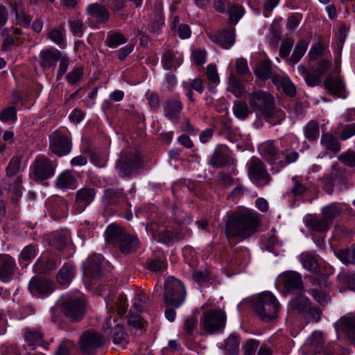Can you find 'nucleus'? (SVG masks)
Wrapping results in <instances>:
<instances>
[{"instance_id":"nucleus-34","label":"nucleus","mask_w":355,"mask_h":355,"mask_svg":"<svg viewBox=\"0 0 355 355\" xmlns=\"http://www.w3.org/2000/svg\"><path fill=\"white\" fill-rule=\"evenodd\" d=\"M126 235L121 227L111 224L105 231V240L109 243L118 245Z\"/></svg>"},{"instance_id":"nucleus-14","label":"nucleus","mask_w":355,"mask_h":355,"mask_svg":"<svg viewBox=\"0 0 355 355\" xmlns=\"http://www.w3.org/2000/svg\"><path fill=\"white\" fill-rule=\"evenodd\" d=\"M279 145L284 147V141L282 140H268L258 146V150L260 155L270 164H275L276 161L280 158L281 150L279 149Z\"/></svg>"},{"instance_id":"nucleus-1","label":"nucleus","mask_w":355,"mask_h":355,"mask_svg":"<svg viewBox=\"0 0 355 355\" xmlns=\"http://www.w3.org/2000/svg\"><path fill=\"white\" fill-rule=\"evenodd\" d=\"M259 224V214L253 210L240 209L232 212L225 224V234L227 238L241 240L251 236Z\"/></svg>"},{"instance_id":"nucleus-40","label":"nucleus","mask_w":355,"mask_h":355,"mask_svg":"<svg viewBox=\"0 0 355 355\" xmlns=\"http://www.w3.org/2000/svg\"><path fill=\"white\" fill-rule=\"evenodd\" d=\"M272 81L275 85L277 86L281 85L284 92L286 94L290 96H293L295 95V87L288 77L273 76L272 78Z\"/></svg>"},{"instance_id":"nucleus-17","label":"nucleus","mask_w":355,"mask_h":355,"mask_svg":"<svg viewBox=\"0 0 355 355\" xmlns=\"http://www.w3.org/2000/svg\"><path fill=\"white\" fill-rule=\"evenodd\" d=\"M96 196L95 189L83 187L76 191L74 209L77 213L83 212L90 205Z\"/></svg>"},{"instance_id":"nucleus-47","label":"nucleus","mask_w":355,"mask_h":355,"mask_svg":"<svg viewBox=\"0 0 355 355\" xmlns=\"http://www.w3.org/2000/svg\"><path fill=\"white\" fill-rule=\"evenodd\" d=\"M300 259L304 268L311 272H316L319 268L320 264L316 255L309 252H304L301 254Z\"/></svg>"},{"instance_id":"nucleus-51","label":"nucleus","mask_w":355,"mask_h":355,"mask_svg":"<svg viewBox=\"0 0 355 355\" xmlns=\"http://www.w3.org/2000/svg\"><path fill=\"white\" fill-rule=\"evenodd\" d=\"M233 113L236 118L245 120L251 112L245 103L235 102L233 106Z\"/></svg>"},{"instance_id":"nucleus-25","label":"nucleus","mask_w":355,"mask_h":355,"mask_svg":"<svg viewBox=\"0 0 355 355\" xmlns=\"http://www.w3.org/2000/svg\"><path fill=\"white\" fill-rule=\"evenodd\" d=\"M284 287L289 291H300L303 288L301 275L296 272H285L282 276Z\"/></svg>"},{"instance_id":"nucleus-11","label":"nucleus","mask_w":355,"mask_h":355,"mask_svg":"<svg viewBox=\"0 0 355 355\" xmlns=\"http://www.w3.org/2000/svg\"><path fill=\"white\" fill-rule=\"evenodd\" d=\"M85 310V296L81 293L69 297L63 304L64 315L71 321L80 320Z\"/></svg>"},{"instance_id":"nucleus-61","label":"nucleus","mask_w":355,"mask_h":355,"mask_svg":"<svg viewBox=\"0 0 355 355\" xmlns=\"http://www.w3.org/2000/svg\"><path fill=\"white\" fill-rule=\"evenodd\" d=\"M293 186L291 188V193L294 196H300L304 194L306 190V187L302 182V180L300 177L295 176L291 179Z\"/></svg>"},{"instance_id":"nucleus-45","label":"nucleus","mask_w":355,"mask_h":355,"mask_svg":"<svg viewBox=\"0 0 355 355\" xmlns=\"http://www.w3.org/2000/svg\"><path fill=\"white\" fill-rule=\"evenodd\" d=\"M48 38L60 47L65 44V28L63 26L55 27L48 33Z\"/></svg>"},{"instance_id":"nucleus-6","label":"nucleus","mask_w":355,"mask_h":355,"mask_svg":"<svg viewBox=\"0 0 355 355\" xmlns=\"http://www.w3.org/2000/svg\"><path fill=\"white\" fill-rule=\"evenodd\" d=\"M226 315L220 309H211L203 313L200 328L207 334H214L225 327Z\"/></svg>"},{"instance_id":"nucleus-26","label":"nucleus","mask_w":355,"mask_h":355,"mask_svg":"<svg viewBox=\"0 0 355 355\" xmlns=\"http://www.w3.org/2000/svg\"><path fill=\"white\" fill-rule=\"evenodd\" d=\"M15 267V260L8 254H0V279L8 282L13 275Z\"/></svg>"},{"instance_id":"nucleus-52","label":"nucleus","mask_w":355,"mask_h":355,"mask_svg":"<svg viewBox=\"0 0 355 355\" xmlns=\"http://www.w3.org/2000/svg\"><path fill=\"white\" fill-rule=\"evenodd\" d=\"M293 44L294 39L292 37H286L281 42L279 55L282 58L284 59L287 63Z\"/></svg>"},{"instance_id":"nucleus-63","label":"nucleus","mask_w":355,"mask_h":355,"mask_svg":"<svg viewBox=\"0 0 355 355\" xmlns=\"http://www.w3.org/2000/svg\"><path fill=\"white\" fill-rule=\"evenodd\" d=\"M162 64L165 70H171L175 67L174 54L170 50H166L162 58Z\"/></svg>"},{"instance_id":"nucleus-55","label":"nucleus","mask_w":355,"mask_h":355,"mask_svg":"<svg viewBox=\"0 0 355 355\" xmlns=\"http://www.w3.org/2000/svg\"><path fill=\"white\" fill-rule=\"evenodd\" d=\"M228 90L230 91L236 97H241L245 92V89L243 84L233 76H231L230 78Z\"/></svg>"},{"instance_id":"nucleus-58","label":"nucleus","mask_w":355,"mask_h":355,"mask_svg":"<svg viewBox=\"0 0 355 355\" xmlns=\"http://www.w3.org/2000/svg\"><path fill=\"white\" fill-rule=\"evenodd\" d=\"M127 334L123 327L116 325L113 329V342L116 345H125L127 341Z\"/></svg>"},{"instance_id":"nucleus-39","label":"nucleus","mask_w":355,"mask_h":355,"mask_svg":"<svg viewBox=\"0 0 355 355\" xmlns=\"http://www.w3.org/2000/svg\"><path fill=\"white\" fill-rule=\"evenodd\" d=\"M139 245L138 239L135 236L127 234L117 245L124 254H129L137 249Z\"/></svg>"},{"instance_id":"nucleus-20","label":"nucleus","mask_w":355,"mask_h":355,"mask_svg":"<svg viewBox=\"0 0 355 355\" xmlns=\"http://www.w3.org/2000/svg\"><path fill=\"white\" fill-rule=\"evenodd\" d=\"M22 336L26 343L23 345L24 348L32 350L35 349L37 345H42L43 333L40 330L35 328L26 327L22 330Z\"/></svg>"},{"instance_id":"nucleus-7","label":"nucleus","mask_w":355,"mask_h":355,"mask_svg":"<svg viewBox=\"0 0 355 355\" xmlns=\"http://www.w3.org/2000/svg\"><path fill=\"white\" fill-rule=\"evenodd\" d=\"M141 166V158L136 150L125 151L121 153L120 159L116 162V168L121 177L131 175Z\"/></svg>"},{"instance_id":"nucleus-15","label":"nucleus","mask_w":355,"mask_h":355,"mask_svg":"<svg viewBox=\"0 0 355 355\" xmlns=\"http://www.w3.org/2000/svg\"><path fill=\"white\" fill-rule=\"evenodd\" d=\"M51 150L58 156H64L71 150V143L67 137L55 132L50 139Z\"/></svg>"},{"instance_id":"nucleus-38","label":"nucleus","mask_w":355,"mask_h":355,"mask_svg":"<svg viewBox=\"0 0 355 355\" xmlns=\"http://www.w3.org/2000/svg\"><path fill=\"white\" fill-rule=\"evenodd\" d=\"M320 144L327 150L337 154L340 150V144L337 138L330 133L322 132Z\"/></svg>"},{"instance_id":"nucleus-48","label":"nucleus","mask_w":355,"mask_h":355,"mask_svg":"<svg viewBox=\"0 0 355 355\" xmlns=\"http://www.w3.org/2000/svg\"><path fill=\"white\" fill-rule=\"evenodd\" d=\"M126 37L121 33L109 32L106 38V44L110 48H116L126 43Z\"/></svg>"},{"instance_id":"nucleus-2","label":"nucleus","mask_w":355,"mask_h":355,"mask_svg":"<svg viewBox=\"0 0 355 355\" xmlns=\"http://www.w3.org/2000/svg\"><path fill=\"white\" fill-rule=\"evenodd\" d=\"M248 103L254 111H259L269 119H282L284 116L282 111L275 105V98L268 92L258 90L248 94Z\"/></svg>"},{"instance_id":"nucleus-23","label":"nucleus","mask_w":355,"mask_h":355,"mask_svg":"<svg viewBox=\"0 0 355 355\" xmlns=\"http://www.w3.org/2000/svg\"><path fill=\"white\" fill-rule=\"evenodd\" d=\"M60 261L55 257H40L33 266V270L36 273L46 274L55 270Z\"/></svg>"},{"instance_id":"nucleus-12","label":"nucleus","mask_w":355,"mask_h":355,"mask_svg":"<svg viewBox=\"0 0 355 355\" xmlns=\"http://www.w3.org/2000/svg\"><path fill=\"white\" fill-rule=\"evenodd\" d=\"M105 343V338L98 332L87 331L80 338L79 343L83 355H94L96 350Z\"/></svg>"},{"instance_id":"nucleus-54","label":"nucleus","mask_w":355,"mask_h":355,"mask_svg":"<svg viewBox=\"0 0 355 355\" xmlns=\"http://www.w3.org/2000/svg\"><path fill=\"white\" fill-rule=\"evenodd\" d=\"M338 257L345 264L355 265V248H346L340 250Z\"/></svg>"},{"instance_id":"nucleus-24","label":"nucleus","mask_w":355,"mask_h":355,"mask_svg":"<svg viewBox=\"0 0 355 355\" xmlns=\"http://www.w3.org/2000/svg\"><path fill=\"white\" fill-rule=\"evenodd\" d=\"M86 12L90 18L95 19L98 23H105L110 18L108 10L103 5L98 3L87 5Z\"/></svg>"},{"instance_id":"nucleus-53","label":"nucleus","mask_w":355,"mask_h":355,"mask_svg":"<svg viewBox=\"0 0 355 355\" xmlns=\"http://www.w3.org/2000/svg\"><path fill=\"white\" fill-rule=\"evenodd\" d=\"M198 320L195 315L188 317L184 322L182 329L185 337L192 336L197 329Z\"/></svg>"},{"instance_id":"nucleus-64","label":"nucleus","mask_w":355,"mask_h":355,"mask_svg":"<svg viewBox=\"0 0 355 355\" xmlns=\"http://www.w3.org/2000/svg\"><path fill=\"white\" fill-rule=\"evenodd\" d=\"M339 278L347 288L355 291V272H347L340 275Z\"/></svg>"},{"instance_id":"nucleus-46","label":"nucleus","mask_w":355,"mask_h":355,"mask_svg":"<svg viewBox=\"0 0 355 355\" xmlns=\"http://www.w3.org/2000/svg\"><path fill=\"white\" fill-rule=\"evenodd\" d=\"M229 22L232 24H236L245 14V9L240 5L230 3L227 10Z\"/></svg>"},{"instance_id":"nucleus-43","label":"nucleus","mask_w":355,"mask_h":355,"mask_svg":"<svg viewBox=\"0 0 355 355\" xmlns=\"http://www.w3.org/2000/svg\"><path fill=\"white\" fill-rule=\"evenodd\" d=\"M255 75L263 80H268L274 76L272 75L271 62L268 60H263L257 64L254 69Z\"/></svg>"},{"instance_id":"nucleus-9","label":"nucleus","mask_w":355,"mask_h":355,"mask_svg":"<svg viewBox=\"0 0 355 355\" xmlns=\"http://www.w3.org/2000/svg\"><path fill=\"white\" fill-rule=\"evenodd\" d=\"M288 309L294 313H302L308 316L315 322H318L320 318V309L313 307L309 300L302 295L293 297L289 302Z\"/></svg>"},{"instance_id":"nucleus-59","label":"nucleus","mask_w":355,"mask_h":355,"mask_svg":"<svg viewBox=\"0 0 355 355\" xmlns=\"http://www.w3.org/2000/svg\"><path fill=\"white\" fill-rule=\"evenodd\" d=\"M36 254L37 250L35 246L29 245L22 250L19 259L20 261H30L36 257Z\"/></svg>"},{"instance_id":"nucleus-41","label":"nucleus","mask_w":355,"mask_h":355,"mask_svg":"<svg viewBox=\"0 0 355 355\" xmlns=\"http://www.w3.org/2000/svg\"><path fill=\"white\" fill-rule=\"evenodd\" d=\"M281 155H284V159L279 160L276 163L277 171H279L288 164L295 162L299 158V154L297 151L287 148L282 149Z\"/></svg>"},{"instance_id":"nucleus-62","label":"nucleus","mask_w":355,"mask_h":355,"mask_svg":"<svg viewBox=\"0 0 355 355\" xmlns=\"http://www.w3.org/2000/svg\"><path fill=\"white\" fill-rule=\"evenodd\" d=\"M107 305L109 306L110 309H113L116 311L119 314L123 315L126 312L128 308L127 299L122 295H119L115 302L114 307L108 303H107Z\"/></svg>"},{"instance_id":"nucleus-16","label":"nucleus","mask_w":355,"mask_h":355,"mask_svg":"<svg viewBox=\"0 0 355 355\" xmlns=\"http://www.w3.org/2000/svg\"><path fill=\"white\" fill-rule=\"evenodd\" d=\"M324 350V340L322 332L315 331L306 339L302 347V354L304 355H315Z\"/></svg>"},{"instance_id":"nucleus-18","label":"nucleus","mask_w":355,"mask_h":355,"mask_svg":"<svg viewBox=\"0 0 355 355\" xmlns=\"http://www.w3.org/2000/svg\"><path fill=\"white\" fill-rule=\"evenodd\" d=\"M54 284L51 280L42 278H32L29 282L28 289L33 295H45L54 290Z\"/></svg>"},{"instance_id":"nucleus-29","label":"nucleus","mask_w":355,"mask_h":355,"mask_svg":"<svg viewBox=\"0 0 355 355\" xmlns=\"http://www.w3.org/2000/svg\"><path fill=\"white\" fill-rule=\"evenodd\" d=\"M62 54L57 49H46L40 53V64L42 68H50L55 66L56 62L62 58Z\"/></svg>"},{"instance_id":"nucleus-22","label":"nucleus","mask_w":355,"mask_h":355,"mask_svg":"<svg viewBox=\"0 0 355 355\" xmlns=\"http://www.w3.org/2000/svg\"><path fill=\"white\" fill-rule=\"evenodd\" d=\"M103 257L101 254L89 257L85 263L84 273L92 279L96 278L102 272Z\"/></svg>"},{"instance_id":"nucleus-33","label":"nucleus","mask_w":355,"mask_h":355,"mask_svg":"<svg viewBox=\"0 0 355 355\" xmlns=\"http://www.w3.org/2000/svg\"><path fill=\"white\" fill-rule=\"evenodd\" d=\"M153 236L158 242L169 244L175 241L183 239L185 234L181 232H171L170 230H164L160 232H154Z\"/></svg>"},{"instance_id":"nucleus-57","label":"nucleus","mask_w":355,"mask_h":355,"mask_svg":"<svg viewBox=\"0 0 355 355\" xmlns=\"http://www.w3.org/2000/svg\"><path fill=\"white\" fill-rule=\"evenodd\" d=\"M338 160L349 167L355 166V150L348 149L338 156Z\"/></svg>"},{"instance_id":"nucleus-5","label":"nucleus","mask_w":355,"mask_h":355,"mask_svg":"<svg viewBox=\"0 0 355 355\" xmlns=\"http://www.w3.org/2000/svg\"><path fill=\"white\" fill-rule=\"evenodd\" d=\"M186 291L182 283L173 277H168L164 283V300L166 306L180 307L185 301Z\"/></svg>"},{"instance_id":"nucleus-27","label":"nucleus","mask_w":355,"mask_h":355,"mask_svg":"<svg viewBox=\"0 0 355 355\" xmlns=\"http://www.w3.org/2000/svg\"><path fill=\"white\" fill-rule=\"evenodd\" d=\"M338 324L340 329L347 336L350 342L355 345V315L342 316Z\"/></svg>"},{"instance_id":"nucleus-10","label":"nucleus","mask_w":355,"mask_h":355,"mask_svg":"<svg viewBox=\"0 0 355 355\" xmlns=\"http://www.w3.org/2000/svg\"><path fill=\"white\" fill-rule=\"evenodd\" d=\"M340 72L338 62L336 61L335 69L329 73L324 80V88L334 96L345 98V85Z\"/></svg>"},{"instance_id":"nucleus-36","label":"nucleus","mask_w":355,"mask_h":355,"mask_svg":"<svg viewBox=\"0 0 355 355\" xmlns=\"http://www.w3.org/2000/svg\"><path fill=\"white\" fill-rule=\"evenodd\" d=\"M327 54L330 55L329 44L322 41L313 44L308 53L309 60L315 61L324 57Z\"/></svg>"},{"instance_id":"nucleus-19","label":"nucleus","mask_w":355,"mask_h":355,"mask_svg":"<svg viewBox=\"0 0 355 355\" xmlns=\"http://www.w3.org/2000/svg\"><path fill=\"white\" fill-rule=\"evenodd\" d=\"M208 36L213 42L218 44L223 49H229L235 42V29L210 33Z\"/></svg>"},{"instance_id":"nucleus-21","label":"nucleus","mask_w":355,"mask_h":355,"mask_svg":"<svg viewBox=\"0 0 355 355\" xmlns=\"http://www.w3.org/2000/svg\"><path fill=\"white\" fill-rule=\"evenodd\" d=\"M11 12L15 14V23L24 27H29L32 17L26 13L24 5L19 0L10 3Z\"/></svg>"},{"instance_id":"nucleus-30","label":"nucleus","mask_w":355,"mask_h":355,"mask_svg":"<svg viewBox=\"0 0 355 355\" xmlns=\"http://www.w3.org/2000/svg\"><path fill=\"white\" fill-rule=\"evenodd\" d=\"M297 71L309 87H315L320 82L322 75L315 69H309L304 65L300 64Z\"/></svg>"},{"instance_id":"nucleus-37","label":"nucleus","mask_w":355,"mask_h":355,"mask_svg":"<svg viewBox=\"0 0 355 355\" xmlns=\"http://www.w3.org/2000/svg\"><path fill=\"white\" fill-rule=\"evenodd\" d=\"M309 46V42L304 39L300 40L295 44L293 51L288 58V64L294 66L297 64L304 55Z\"/></svg>"},{"instance_id":"nucleus-4","label":"nucleus","mask_w":355,"mask_h":355,"mask_svg":"<svg viewBox=\"0 0 355 355\" xmlns=\"http://www.w3.org/2000/svg\"><path fill=\"white\" fill-rule=\"evenodd\" d=\"M21 158L18 156L12 157L6 168V178L9 184V191L12 195V200L17 202L21 196L22 180L19 174Z\"/></svg>"},{"instance_id":"nucleus-32","label":"nucleus","mask_w":355,"mask_h":355,"mask_svg":"<svg viewBox=\"0 0 355 355\" xmlns=\"http://www.w3.org/2000/svg\"><path fill=\"white\" fill-rule=\"evenodd\" d=\"M76 268L73 263H65L57 275V281L60 285H68L74 278Z\"/></svg>"},{"instance_id":"nucleus-8","label":"nucleus","mask_w":355,"mask_h":355,"mask_svg":"<svg viewBox=\"0 0 355 355\" xmlns=\"http://www.w3.org/2000/svg\"><path fill=\"white\" fill-rule=\"evenodd\" d=\"M248 173L250 180L258 187L269 184L271 177L265 164L259 158L252 157L248 162Z\"/></svg>"},{"instance_id":"nucleus-49","label":"nucleus","mask_w":355,"mask_h":355,"mask_svg":"<svg viewBox=\"0 0 355 355\" xmlns=\"http://www.w3.org/2000/svg\"><path fill=\"white\" fill-rule=\"evenodd\" d=\"M305 138L309 141L316 140L320 134L319 123L316 121H309L304 128Z\"/></svg>"},{"instance_id":"nucleus-3","label":"nucleus","mask_w":355,"mask_h":355,"mask_svg":"<svg viewBox=\"0 0 355 355\" xmlns=\"http://www.w3.org/2000/svg\"><path fill=\"white\" fill-rule=\"evenodd\" d=\"M253 309L261 320L270 322L277 317L279 304L272 293L266 291L254 298Z\"/></svg>"},{"instance_id":"nucleus-28","label":"nucleus","mask_w":355,"mask_h":355,"mask_svg":"<svg viewBox=\"0 0 355 355\" xmlns=\"http://www.w3.org/2000/svg\"><path fill=\"white\" fill-rule=\"evenodd\" d=\"M183 105L179 99H168L163 104L164 115L173 121L179 119Z\"/></svg>"},{"instance_id":"nucleus-60","label":"nucleus","mask_w":355,"mask_h":355,"mask_svg":"<svg viewBox=\"0 0 355 355\" xmlns=\"http://www.w3.org/2000/svg\"><path fill=\"white\" fill-rule=\"evenodd\" d=\"M83 76V68L80 66H78L67 73L66 78L70 84L74 85L80 80Z\"/></svg>"},{"instance_id":"nucleus-13","label":"nucleus","mask_w":355,"mask_h":355,"mask_svg":"<svg viewBox=\"0 0 355 355\" xmlns=\"http://www.w3.org/2000/svg\"><path fill=\"white\" fill-rule=\"evenodd\" d=\"M56 166L45 157H37L33 163L31 175L35 180H45L54 175Z\"/></svg>"},{"instance_id":"nucleus-56","label":"nucleus","mask_w":355,"mask_h":355,"mask_svg":"<svg viewBox=\"0 0 355 355\" xmlns=\"http://www.w3.org/2000/svg\"><path fill=\"white\" fill-rule=\"evenodd\" d=\"M0 121L3 122H15L17 121V110L15 107H8L0 112Z\"/></svg>"},{"instance_id":"nucleus-42","label":"nucleus","mask_w":355,"mask_h":355,"mask_svg":"<svg viewBox=\"0 0 355 355\" xmlns=\"http://www.w3.org/2000/svg\"><path fill=\"white\" fill-rule=\"evenodd\" d=\"M239 343V336L234 334H230L224 343L225 355H238Z\"/></svg>"},{"instance_id":"nucleus-44","label":"nucleus","mask_w":355,"mask_h":355,"mask_svg":"<svg viewBox=\"0 0 355 355\" xmlns=\"http://www.w3.org/2000/svg\"><path fill=\"white\" fill-rule=\"evenodd\" d=\"M341 213V209L336 202H332L322 207V216L331 225L333 220Z\"/></svg>"},{"instance_id":"nucleus-50","label":"nucleus","mask_w":355,"mask_h":355,"mask_svg":"<svg viewBox=\"0 0 355 355\" xmlns=\"http://www.w3.org/2000/svg\"><path fill=\"white\" fill-rule=\"evenodd\" d=\"M69 240V233L67 232H55L51 244L56 249L62 250L66 246Z\"/></svg>"},{"instance_id":"nucleus-35","label":"nucleus","mask_w":355,"mask_h":355,"mask_svg":"<svg viewBox=\"0 0 355 355\" xmlns=\"http://www.w3.org/2000/svg\"><path fill=\"white\" fill-rule=\"evenodd\" d=\"M306 225L316 232H326L329 229L330 224L322 217H318L314 215H309L306 216L304 219Z\"/></svg>"},{"instance_id":"nucleus-31","label":"nucleus","mask_w":355,"mask_h":355,"mask_svg":"<svg viewBox=\"0 0 355 355\" xmlns=\"http://www.w3.org/2000/svg\"><path fill=\"white\" fill-rule=\"evenodd\" d=\"M78 182L70 171L60 173L55 181V186L60 189H74L77 187Z\"/></svg>"}]
</instances>
